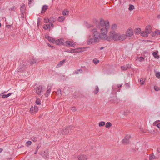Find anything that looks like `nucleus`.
<instances>
[{
  "mask_svg": "<svg viewBox=\"0 0 160 160\" xmlns=\"http://www.w3.org/2000/svg\"><path fill=\"white\" fill-rule=\"evenodd\" d=\"M45 152H42L41 153V155L43 157H46V156H45Z\"/></svg>",
  "mask_w": 160,
  "mask_h": 160,
  "instance_id": "55",
  "label": "nucleus"
},
{
  "mask_svg": "<svg viewBox=\"0 0 160 160\" xmlns=\"http://www.w3.org/2000/svg\"><path fill=\"white\" fill-rule=\"evenodd\" d=\"M158 158L155 156L153 153H152L149 155V160H152V159H157Z\"/></svg>",
  "mask_w": 160,
  "mask_h": 160,
  "instance_id": "21",
  "label": "nucleus"
},
{
  "mask_svg": "<svg viewBox=\"0 0 160 160\" xmlns=\"http://www.w3.org/2000/svg\"><path fill=\"white\" fill-rule=\"evenodd\" d=\"M75 49L68 50L67 51H66V52L71 53H73L74 52H77L75 51Z\"/></svg>",
  "mask_w": 160,
  "mask_h": 160,
  "instance_id": "38",
  "label": "nucleus"
},
{
  "mask_svg": "<svg viewBox=\"0 0 160 160\" xmlns=\"http://www.w3.org/2000/svg\"><path fill=\"white\" fill-rule=\"evenodd\" d=\"M21 17L22 18H24V13H21Z\"/></svg>",
  "mask_w": 160,
  "mask_h": 160,
  "instance_id": "62",
  "label": "nucleus"
},
{
  "mask_svg": "<svg viewBox=\"0 0 160 160\" xmlns=\"http://www.w3.org/2000/svg\"><path fill=\"white\" fill-rule=\"evenodd\" d=\"M107 33H106V34ZM104 39H107L109 41H111L112 40L117 41V33L114 31H111L108 36L106 35V37L104 38H102Z\"/></svg>",
  "mask_w": 160,
  "mask_h": 160,
  "instance_id": "3",
  "label": "nucleus"
},
{
  "mask_svg": "<svg viewBox=\"0 0 160 160\" xmlns=\"http://www.w3.org/2000/svg\"><path fill=\"white\" fill-rule=\"evenodd\" d=\"M50 24H45L44 26H43V28L45 30L48 29L49 31H50L51 30V29L50 28Z\"/></svg>",
  "mask_w": 160,
  "mask_h": 160,
  "instance_id": "20",
  "label": "nucleus"
},
{
  "mask_svg": "<svg viewBox=\"0 0 160 160\" xmlns=\"http://www.w3.org/2000/svg\"><path fill=\"white\" fill-rule=\"evenodd\" d=\"M131 138V136L130 135L126 136L122 140V143L124 144H127L129 142V139Z\"/></svg>",
  "mask_w": 160,
  "mask_h": 160,
  "instance_id": "9",
  "label": "nucleus"
},
{
  "mask_svg": "<svg viewBox=\"0 0 160 160\" xmlns=\"http://www.w3.org/2000/svg\"><path fill=\"white\" fill-rule=\"evenodd\" d=\"M75 45V44L70 41H66L65 42V46L73 47H74Z\"/></svg>",
  "mask_w": 160,
  "mask_h": 160,
  "instance_id": "11",
  "label": "nucleus"
},
{
  "mask_svg": "<svg viewBox=\"0 0 160 160\" xmlns=\"http://www.w3.org/2000/svg\"><path fill=\"white\" fill-rule=\"evenodd\" d=\"M157 152L158 153H160V148H157Z\"/></svg>",
  "mask_w": 160,
  "mask_h": 160,
  "instance_id": "64",
  "label": "nucleus"
},
{
  "mask_svg": "<svg viewBox=\"0 0 160 160\" xmlns=\"http://www.w3.org/2000/svg\"><path fill=\"white\" fill-rule=\"evenodd\" d=\"M41 146L39 144H38L36 148V150H37L38 151L39 148Z\"/></svg>",
  "mask_w": 160,
  "mask_h": 160,
  "instance_id": "54",
  "label": "nucleus"
},
{
  "mask_svg": "<svg viewBox=\"0 0 160 160\" xmlns=\"http://www.w3.org/2000/svg\"><path fill=\"white\" fill-rule=\"evenodd\" d=\"M156 76L158 78H160V72H157L156 73Z\"/></svg>",
  "mask_w": 160,
  "mask_h": 160,
  "instance_id": "40",
  "label": "nucleus"
},
{
  "mask_svg": "<svg viewBox=\"0 0 160 160\" xmlns=\"http://www.w3.org/2000/svg\"><path fill=\"white\" fill-rule=\"evenodd\" d=\"M79 160H86L87 159L86 156L84 155H81L78 156Z\"/></svg>",
  "mask_w": 160,
  "mask_h": 160,
  "instance_id": "17",
  "label": "nucleus"
},
{
  "mask_svg": "<svg viewBox=\"0 0 160 160\" xmlns=\"http://www.w3.org/2000/svg\"><path fill=\"white\" fill-rule=\"evenodd\" d=\"M45 36L46 38L48 39L51 42H52L53 43H54L55 40L53 38L49 36L47 37L46 35H45Z\"/></svg>",
  "mask_w": 160,
  "mask_h": 160,
  "instance_id": "16",
  "label": "nucleus"
},
{
  "mask_svg": "<svg viewBox=\"0 0 160 160\" xmlns=\"http://www.w3.org/2000/svg\"><path fill=\"white\" fill-rule=\"evenodd\" d=\"M51 86H48L47 87V92L46 93V95L48 96V95L50 93V92L51 91Z\"/></svg>",
  "mask_w": 160,
  "mask_h": 160,
  "instance_id": "24",
  "label": "nucleus"
},
{
  "mask_svg": "<svg viewBox=\"0 0 160 160\" xmlns=\"http://www.w3.org/2000/svg\"><path fill=\"white\" fill-rule=\"evenodd\" d=\"M109 100L112 103H118L120 100L116 96H113L112 97H110Z\"/></svg>",
  "mask_w": 160,
  "mask_h": 160,
  "instance_id": "7",
  "label": "nucleus"
},
{
  "mask_svg": "<svg viewBox=\"0 0 160 160\" xmlns=\"http://www.w3.org/2000/svg\"><path fill=\"white\" fill-rule=\"evenodd\" d=\"M65 60H63L62 61H60L59 63H58L57 66H56V68H59L60 67H61V66H62V65L65 62Z\"/></svg>",
  "mask_w": 160,
  "mask_h": 160,
  "instance_id": "22",
  "label": "nucleus"
},
{
  "mask_svg": "<svg viewBox=\"0 0 160 160\" xmlns=\"http://www.w3.org/2000/svg\"><path fill=\"white\" fill-rule=\"evenodd\" d=\"M99 91V88L97 86H95V90L94 91V93L97 94Z\"/></svg>",
  "mask_w": 160,
  "mask_h": 160,
  "instance_id": "32",
  "label": "nucleus"
},
{
  "mask_svg": "<svg viewBox=\"0 0 160 160\" xmlns=\"http://www.w3.org/2000/svg\"><path fill=\"white\" fill-rule=\"evenodd\" d=\"M65 17L63 16L59 17L58 20V22H62L65 19Z\"/></svg>",
  "mask_w": 160,
  "mask_h": 160,
  "instance_id": "26",
  "label": "nucleus"
},
{
  "mask_svg": "<svg viewBox=\"0 0 160 160\" xmlns=\"http://www.w3.org/2000/svg\"><path fill=\"white\" fill-rule=\"evenodd\" d=\"M86 27L88 28H90L91 27H93V26L91 24H88L87 25H86Z\"/></svg>",
  "mask_w": 160,
  "mask_h": 160,
  "instance_id": "50",
  "label": "nucleus"
},
{
  "mask_svg": "<svg viewBox=\"0 0 160 160\" xmlns=\"http://www.w3.org/2000/svg\"><path fill=\"white\" fill-rule=\"evenodd\" d=\"M64 41L63 39H60L58 40H55L54 43H55L57 45H63L65 46V42H64L63 41Z\"/></svg>",
  "mask_w": 160,
  "mask_h": 160,
  "instance_id": "12",
  "label": "nucleus"
},
{
  "mask_svg": "<svg viewBox=\"0 0 160 160\" xmlns=\"http://www.w3.org/2000/svg\"><path fill=\"white\" fill-rule=\"evenodd\" d=\"M10 9L11 11H15V9H16V8H15V7L13 6V7L11 8Z\"/></svg>",
  "mask_w": 160,
  "mask_h": 160,
  "instance_id": "56",
  "label": "nucleus"
},
{
  "mask_svg": "<svg viewBox=\"0 0 160 160\" xmlns=\"http://www.w3.org/2000/svg\"><path fill=\"white\" fill-rule=\"evenodd\" d=\"M71 109L73 112H74L76 110V108L75 107H73Z\"/></svg>",
  "mask_w": 160,
  "mask_h": 160,
  "instance_id": "57",
  "label": "nucleus"
},
{
  "mask_svg": "<svg viewBox=\"0 0 160 160\" xmlns=\"http://www.w3.org/2000/svg\"><path fill=\"white\" fill-rule=\"evenodd\" d=\"M12 93H10L7 94H3L2 95V98H8L10 96Z\"/></svg>",
  "mask_w": 160,
  "mask_h": 160,
  "instance_id": "29",
  "label": "nucleus"
},
{
  "mask_svg": "<svg viewBox=\"0 0 160 160\" xmlns=\"http://www.w3.org/2000/svg\"><path fill=\"white\" fill-rule=\"evenodd\" d=\"M144 59V58L142 57H140L138 58V60L139 61H142Z\"/></svg>",
  "mask_w": 160,
  "mask_h": 160,
  "instance_id": "51",
  "label": "nucleus"
},
{
  "mask_svg": "<svg viewBox=\"0 0 160 160\" xmlns=\"http://www.w3.org/2000/svg\"><path fill=\"white\" fill-rule=\"evenodd\" d=\"M145 31L148 34L151 32L152 31V27L150 25H148L146 27Z\"/></svg>",
  "mask_w": 160,
  "mask_h": 160,
  "instance_id": "15",
  "label": "nucleus"
},
{
  "mask_svg": "<svg viewBox=\"0 0 160 160\" xmlns=\"http://www.w3.org/2000/svg\"><path fill=\"white\" fill-rule=\"evenodd\" d=\"M93 62L95 64H97L99 62V61L97 59L95 58L93 60Z\"/></svg>",
  "mask_w": 160,
  "mask_h": 160,
  "instance_id": "39",
  "label": "nucleus"
},
{
  "mask_svg": "<svg viewBox=\"0 0 160 160\" xmlns=\"http://www.w3.org/2000/svg\"><path fill=\"white\" fill-rule=\"evenodd\" d=\"M33 108L34 109V112H35V113H36V112H37L38 110V107L36 106H34V107H33Z\"/></svg>",
  "mask_w": 160,
  "mask_h": 160,
  "instance_id": "44",
  "label": "nucleus"
},
{
  "mask_svg": "<svg viewBox=\"0 0 160 160\" xmlns=\"http://www.w3.org/2000/svg\"><path fill=\"white\" fill-rule=\"evenodd\" d=\"M82 72V69H78L77 71H75L74 72V73L76 74H78L79 73H81Z\"/></svg>",
  "mask_w": 160,
  "mask_h": 160,
  "instance_id": "35",
  "label": "nucleus"
},
{
  "mask_svg": "<svg viewBox=\"0 0 160 160\" xmlns=\"http://www.w3.org/2000/svg\"><path fill=\"white\" fill-rule=\"evenodd\" d=\"M94 39V42H98V38L97 37H95L93 38Z\"/></svg>",
  "mask_w": 160,
  "mask_h": 160,
  "instance_id": "49",
  "label": "nucleus"
},
{
  "mask_svg": "<svg viewBox=\"0 0 160 160\" xmlns=\"http://www.w3.org/2000/svg\"><path fill=\"white\" fill-rule=\"evenodd\" d=\"M131 64H128L121 67V69L123 71L126 70L128 68H131Z\"/></svg>",
  "mask_w": 160,
  "mask_h": 160,
  "instance_id": "13",
  "label": "nucleus"
},
{
  "mask_svg": "<svg viewBox=\"0 0 160 160\" xmlns=\"http://www.w3.org/2000/svg\"><path fill=\"white\" fill-rule=\"evenodd\" d=\"M145 80L144 79H143L142 78H141L140 80V83L141 85H143L145 82Z\"/></svg>",
  "mask_w": 160,
  "mask_h": 160,
  "instance_id": "42",
  "label": "nucleus"
},
{
  "mask_svg": "<svg viewBox=\"0 0 160 160\" xmlns=\"http://www.w3.org/2000/svg\"><path fill=\"white\" fill-rule=\"evenodd\" d=\"M109 27V22L108 20L106 21L101 19L98 25L97 26V28L100 29L101 33L99 35L100 38H104L106 37L108 28Z\"/></svg>",
  "mask_w": 160,
  "mask_h": 160,
  "instance_id": "1",
  "label": "nucleus"
},
{
  "mask_svg": "<svg viewBox=\"0 0 160 160\" xmlns=\"http://www.w3.org/2000/svg\"><path fill=\"white\" fill-rule=\"evenodd\" d=\"M122 86V85L120 84H118L117 85V87H118V88L121 87Z\"/></svg>",
  "mask_w": 160,
  "mask_h": 160,
  "instance_id": "60",
  "label": "nucleus"
},
{
  "mask_svg": "<svg viewBox=\"0 0 160 160\" xmlns=\"http://www.w3.org/2000/svg\"><path fill=\"white\" fill-rule=\"evenodd\" d=\"M90 32L92 33V36L93 37H95L96 36L98 35V33L96 29H91Z\"/></svg>",
  "mask_w": 160,
  "mask_h": 160,
  "instance_id": "14",
  "label": "nucleus"
},
{
  "mask_svg": "<svg viewBox=\"0 0 160 160\" xmlns=\"http://www.w3.org/2000/svg\"><path fill=\"white\" fill-rule=\"evenodd\" d=\"M56 18L55 17H52L49 18V23H54L56 21Z\"/></svg>",
  "mask_w": 160,
  "mask_h": 160,
  "instance_id": "19",
  "label": "nucleus"
},
{
  "mask_svg": "<svg viewBox=\"0 0 160 160\" xmlns=\"http://www.w3.org/2000/svg\"><path fill=\"white\" fill-rule=\"evenodd\" d=\"M126 37H131L133 35V30L131 28H128L126 31Z\"/></svg>",
  "mask_w": 160,
  "mask_h": 160,
  "instance_id": "10",
  "label": "nucleus"
},
{
  "mask_svg": "<svg viewBox=\"0 0 160 160\" xmlns=\"http://www.w3.org/2000/svg\"><path fill=\"white\" fill-rule=\"evenodd\" d=\"M112 126V123L110 122H107L105 125L106 128H109Z\"/></svg>",
  "mask_w": 160,
  "mask_h": 160,
  "instance_id": "34",
  "label": "nucleus"
},
{
  "mask_svg": "<svg viewBox=\"0 0 160 160\" xmlns=\"http://www.w3.org/2000/svg\"><path fill=\"white\" fill-rule=\"evenodd\" d=\"M157 126L159 128H160V123H158L157 125Z\"/></svg>",
  "mask_w": 160,
  "mask_h": 160,
  "instance_id": "63",
  "label": "nucleus"
},
{
  "mask_svg": "<svg viewBox=\"0 0 160 160\" xmlns=\"http://www.w3.org/2000/svg\"><path fill=\"white\" fill-rule=\"evenodd\" d=\"M126 86L127 87V88H129V83H126Z\"/></svg>",
  "mask_w": 160,
  "mask_h": 160,
  "instance_id": "61",
  "label": "nucleus"
},
{
  "mask_svg": "<svg viewBox=\"0 0 160 160\" xmlns=\"http://www.w3.org/2000/svg\"><path fill=\"white\" fill-rule=\"evenodd\" d=\"M94 42V39L93 38L90 39L87 42V44L90 45Z\"/></svg>",
  "mask_w": 160,
  "mask_h": 160,
  "instance_id": "23",
  "label": "nucleus"
},
{
  "mask_svg": "<svg viewBox=\"0 0 160 160\" xmlns=\"http://www.w3.org/2000/svg\"><path fill=\"white\" fill-rule=\"evenodd\" d=\"M153 56L156 58L158 59L159 58V56L158 55L157 53L156 52H154L153 53Z\"/></svg>",
  "mask_w": 160,
  "mask_h": 160,
  "instance_id": "33",
  "label": "nucleus"
},
{
  "mask_svg": "<svg viewBox=\"0 0 160 160\" xmlns=\"http://www.w3.org/2000/svg\"><path fill=\"white\" fill-rule=\"evenodd\" d=\"M48 6L46 5H43L42 8L41 13H44L46 12V11L48 9Z\"/></svg>",
  "mask_w": 160,
  "mask_h": 160,
  "instance_id": "18",
  "label": "nucleus"
},
{
  "mask_svg": "<svg viewBox=\"0 0 160 160\" xmlns=\"http://www.w3.org/2000/svg\"><path fill=\"white\" fill-rule=\"evenodd\" d=\"M43 92V90L41 86H38L36 89V93L39 95H42Z\"/></svg>",
  "mask_w": 160,
  "mask_h": 160,
  "instance_id": "8",
  "label": "nucleus"
},
{
  "mask_svg": "<svg viewBox=\"0 0 160 160\" xmlns=\"http://www.w3.org/2000/svg\"><path fill=\"white\" fill-rule=\"evenodd\" d=\"M56 93L58 95V97H60L61 96V91L60 89H58L57 91L56 92Z\"/></svg>",
  "mask_w": 160,
  "mask_h": 160,
  "instance_id": "28",
  "label": "nucleus"
},
{
  "mask_svg": "<svg viewBox=\"0 0 160 160\" xmlns=\"http://www.w3.org/2000/svg\"><path fill=\"white\" fill-rule=\"evenodd\" d=\"M156 34H157L158 35L159 34H160L159 33V32H160V31L158 30H156L155 31Z\"/></svg>",
  "mask_w": 160,
  "mask_h": 160,
  "instance_id": "53",
  "label": "nucleus"
},
{
  "mask_svg": "<svg viewBox=\"0 0 160 160\" xmlns=\"http://www.w3.org/2000/svg\"><path fill=\"white\" fill-rule=\"evenodd\" d=\"M126 38V36L125 34H124L119 36L118 35L117 33V41H122L125 39Z\"/></svg>",
  "mask_w": 160,
  "mask_h": 160,
  "instance_id": "6",
  "label": "nucleus"
},
{
  "mask_svg": "<svg viewBox=\"0 0 160 160\" xmlns=\"http://www.w3.org/2000/svg\"><path fill=\"white\" fill-rule=\"evenodd\" d=\"M53 23H50V26L51 27L53 28L54 27V25L53 24Z\"/></svg>",
  "mask_w": 160,
  "mask_h": 160,
  "instance_id": "59",
  "label": "nucleus"
},
{
  "mask_svg": "<svg viewBox=\"0 0 160 160\" xmlns=\"http://www.w3.org/2000/svg\"><path fill=\"white\" fill-rule=\"evenodd\" d=\"M134 31L135 34H139L140 33L141 29L140 28H137L134 29Z\"/></svg>",
  "mask_w": 160,
  "mask_h": 160,
  "instance_id": "25",
  "label": "nucleus"
},
{
  "mask_svg": "<svg viewBox=\"0 0 160 160\" xmlns=\"http://www.w3.org/2000/svg\"><path fill=\"white\" fill-rule=\"evenodd\" d=\"M30 112L31 113H33L34 112H34V109L32 107H31V108H30Z\"/></svg>",
  "mask_w": 160,
  "mask_h": 160,
  "instance_id": "46",
  "label": "nucleus"
},
{
  "mask_svg": "<svg viewBox=\"0 0 160 160\" xmlns=\"http://www.w3.org/2000/svg\"><path fill=\"white\" fill-rule=\"evenodd\" d=\"M105 124V123L104 122L101 121L99 123V126L100 127L104 126Z\"/></svg>",
  "mask_w": 160,
  "mask_h": 160,
  "instance_id": "37",
  "label": "nucleus"
},
{
  "mask_svg": "<svg viewBox=\"0 0 160 160\" xmlns=\"http://www.w3.org/2000/svg\"><path fill=\"white\" fill-rule=\"evenodd\" d=\"M31 139L32 141L35 142L37 140V139L36 137H33L31 138Z\"/></svg>",
  "mask_w": 160,
  "mask_h": 160,
  "instance_id": "48",
  "label": "nucleus"
},
{
  "mask_svg": "<svg viewBox=\"0 0 160 160\" xmlns=\"http://www.w3.org/2000/svg\"><path fill=\"white\" fill-rule=\"evenodd\" d=\"M27 60L29 61V64L30 66H32L34 64H37L39 62L38 59L32 57L29 58Z\"/></svg>",
  "mask_w": 160,
  "mask_h": 160,
  "instance_id": "5",
  "label": "nucleus"
},
{
  "mask_svg": "<svg viewBox=\"0 0 160 160\" xmlns=\"http://www.w3.org/2000/svg\"><path fill=\"white\" fill-rule=\"evenodd\" d=\"M32 143V142L30 141H28L26 143V146H28L29 145H30Z\"/></svg>",
  "mask_w": 160,
  "mask_h": 160,
  "instance_id": "43",
  "label": "nucleus"
},
{
  "mask_svg": "<svg viewBox=\"0 0 160 160\" xmlns=\"http://www.w3.org/2000/svg\"><path fill=\"white\" fill-rule=\"evenodd\" d=\"M72 127L71 126H69L68 127H67L64 130H62L60 131V132L63 135H66L68 134V133L71 132H72Z\"/></svg>",
  "mask_w": 160,
  "mask_h": 160,
  "instance_id": "4",
  "label": "nucleus"
},
{
  "mask_svg": "<svg viewBox=\"0 0 160 160\" xmlns=\"http://www.w3.org/2000/svg\"><path fill=\"white\" fill-rule=\"evenodd\" d=\"M154 89H155V90L156 91H158L159 90V88L157 86H155L154 87Z\"/></svg>",
  "mask_w": 160,
  "mask_h": 160,
  "instance_id": "52",
  "label": "nucleus"
},
{
  "mask_svg": "<svg viewBox=\"0 0 160 160\" xmlns=\"http://www.w3.org/2000/svg\"><path fill=\"white\" fill-rule=\"evenodd\" d=\"M148 34L145 31H143L141 33V35L144 37H147L148 36Z\"/></svg>",
  "mask_w": 160,
  "mask_h": 160,
  "instance_id": "27",
  "label": "nucleus"
},
{
  "mask_svg": "<svg viewBox=\"0 0 160 160\" xmlns=\"http://www.w3.org/2000/svg\"><path fill=\"white\" fill-rule=\"evenodd\" d=\"M23 7H20V12L21 13H24L25 12V8H23Z\"/></svg>",
  "mask_w": 160,
  "mask_h": 160,
  "instance_id": "30",
  "label": "nucleus"
},
{
  "mask_svg": "<svg viewBox=\"0 0 160 160\" xmlns=\"http://www.w3.org/2000/svg\"><path fill=\"white\" fill-rule=\"evenodd\" d=\"M41 24V19L40 18H38V22H37V26H38L40 24Z\"/></svg>",
  "mask_w": 160,
  "mask_h": 160,
  "instance_id": "47",
  "label": "nucleus"
},
{
  "mask_svg": "<svg viewBox=\"0 0 160 160\" xmlns=\"http://www.w3.org/2000/svg\"><path fill=\"white\" fill-rule=\"evenodd\" d=\"M35 102L37 105H40L41 104V102L39 99L37 98Z\"/></svg>",
  "mask_w": 160,
  "mask_h": 160,
  "instance_id": "41",
  "label": "nucleus"
},
{
  "mask_svg": "<svg viewBox=\"0 0 160 160\" xmlns=\"http://www.w3.org/2000/svg\"><path fill=\"white\" fill-rule=\"evenodd\" d=\"M134 9V7L133 5H132L130 4L129 5V10L130 11H132L133 9Z\"/></svg>",
  "mask_w": 160,
  "mask_h": 160,
  "instance_id": "36",
  "label": "nucleus"
},
{
  "mask_svg": "<svg viewBox=\"0 0 160 160\" xmlns=\"http://www.w3.org/2000/svg\"><path fill=\"white\" fill-rule=\"evenodd\" d=\"M69 11H68L64 10L62 12V15L63 16H66L68 15Z\"/></svg>",
  "mask_w": 160,
  "mask_h": 160,
  "instance_id": "31",
  "label": "nucleus"
},
{
  "mask_svg": "<svg viewBox=\"0 0 160 160\" xmlns=\"http://www.w3.org/2000/svg\"><path fill=\"white\" fill-rule=\"evenodd\" d=\"M44 22L45 23L49 22V19L48 18L45 17L44 19Z\"/></svg>",
  "mask_w": 160,
  "mask_h": 160,
  "instance_id": "45",
  "label": "nucleus"
},
{
  "mask_svg": "<svg viewBox=\"0 0 160 160\" xmlns=\"http://www.w3.org/2000/svg\"><path fill=\"white\" fill-rule=\"evenodd\" d=\"M29 64V61L27 60H24L22 63L20 62V64L18 68L16 71L17 72H24L28 68Z\"/></svg>",
  "mask_w": 160,
  "mask_h": 160,
  "instance_id": "2",
  "label": "nucleus"
},
{
  "mask_svg": "<svg viewBox=\"0 0 160 160\" xmlns=\"http://www.w3.org/2000/svg\"><path fill=\"white\" fill-rule=\"evenodd\" d=\"M116 27H117V25H116V24H114V25H112V28L113 29H114V28H116Z\"/></svg>",
  "mask_w": 160,
  "mask_h": 160,
  "instance_id": "58",
  "label": "nucleus"
}]
</instances>
